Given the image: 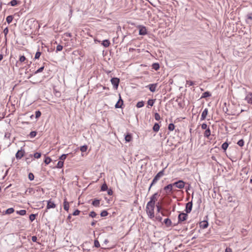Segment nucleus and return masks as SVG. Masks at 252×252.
I'll return each instance as SVG.
<instances>
[{
    "mask_svg": "<svg viewBox=\"0 0 252 252\" xmlns=\"http://www.w3.org/2000/svg\"><path fill=\"white\" fill-rule=\"evenodd\" d=\"M165 168H163L161 171H159L154 178L149 189L148 191H149L152 186H154L157 182L160 179V178L164 175V170Z\"/></svg>",
    "mask_w": 252,
    "mask_h": 252,
    "instance_id": "obj_1",
    "label": "nucleus"
},
{
    "mask_svg": "<svg viewBox=\"0 0 252 252\" xmlns=\"http://www.w3.org/2000/svg\"><path fill=\"white\" fill-rule=\"evenodd\" d=\"M72 58H74V60H81V57L84 56V53L82 50H76L72 52Z\"/></svg>",
    "mask_w": 252,
    "mask_h": 252,
    "instance_id": "obj_2",
    "label": "nucleus"
},
{
    "mask_svg": "<svg viewBox=\"0 0 252 252\" xmlns=\"http://www.w3.org/2000/svg\"><path fill=\"white\" fill-rule=\"evenodd\" d=\"M137 28L139 30V35H145L147 33V30L146 27L142 25H138Z\"/></svg>",
    "mask_w": 252,
    "mask_h": 252,
    "instance_id": "obj_3",
    "label": "nucleus"
},
{
    "mask_svg": "<svg viewBox=\"0 0 252 252\" xmlns=\"http://www.w3.org/2000/svg\"><path fill=\"white\" fill-rule=\"evenodd\" d=\"M173 185L176 188L182 189L185 187V183L183 180H179L173 183Z\"/></svg>",
    "mask_w": 252,
    "mask_h": 252,
    "instance_id": "obj_4",
    "label": "nucleus"
},
{
    "mask_svg": "<svg viewBox=\"0 0 252 252\" xmlns=\"http://www.w3.org/2000/svg\"><path fill=\"white\" fill-rule=\"evenodd\" d=\"M173 187L174 185H173V184H168L164 187L163 190L165 191L167 194H170L172 192Z\"/></svg>",
    "mask_w": 252,
    "mask_h": 252,
    "instance_id": "obj_5",
    "label": "nucleus"
},
{
    "mask_svg": "<svg viewBox=\"0 0 252 252\" xmlns=\"http://www.w3.org/2000/svg\"><path fill=\"white\" fill-rule=\"evenodd\" d=\"M188 213H181L178 215V223H180L187 220L188 217Z\"/></svg>",
    "mask_w": 252,
    "mask_h": 252,
    "instance_id": "obj_6",
    "label": "nucleus"
},
{
    "mask_svg": "<svg viewBox=\"0 0 252 252\" xmlns=\"http://www.w3.org/2000/svg\"><path fill=\"white\" fill-rule=\"evenodd\" d=\"M154 209H155L154 208H150L146 207V213H147L148 217L150 219H153L155 217Z\"/></svg>",
    "mask_w": 252,
    "mask_h": 252,
    "instance_id": "obj_7",
    "label": "nucleus"
},
{
    "mask_svg": "<svg viewBox=\"0 0 252 252\" xmlns=\"http://www.w3.org/2000/svg\"><path fill=\"white\" fill-rule=\"evenodd\" d=\"M111 82L112 84L113 85L114 88L117 89L119 86L120 79L118 78L114 77L111 78Z\"/></svg>",
    "mask_w": 252,
    "mask_h": 252,
    "instance_id": "obj_8",
    "label": "nucleus"
},
{
    "mask_svg": "<svg viewBox=\"0 0 252 252\" xmlns=\"http://www.w3.org/2000/svg\"><path fill=\"white\" fill-rule=\"evenodd\" d=\"M159 196L160 194H159L158 192L155 193L151 196L150 201L154 203H156Z\"/></svg>",
    "mask_w": 252,
    "mask_h": 252,
    "instance_id": "obj_9",
    "label": "nucleus"
},
{
    "mask_svg": "<svg viewBox=\"0 0 252 252\" xmlns=\"http://www.w3.org/2000/svg\"><path fill=\"white\" fill-rule=\"evenodd\" d=\"M243 48H237V49L234 50L233 54L235 56H238L241 57H243Z\"/></svg>",
    "mask_w": 252,
    "mask_h": 252,
    "instance_id": "obj_10",
    "label": "nucleus"
},
{
    "mask_svg": "<svg viewBox=\"0 0 252 252\" xmlns=\"http://www.w3.org/2000/svg\"><path fill=\"white\" fill-rule=\"evenodd\" d=\"M246 22L250 26L252 25V13H250L247 14L246 16Z\"/></svg>",
    "mask_w": 252,
    "mask_h": 252,
    "instance_id": "obj_11",
    "label": "nucleus"
},
{
    "mask_svg": "<svg viewBox=\"0 0 252 252\" xmlns=\"http://www.w3.org/2000/svg\"><path fill=\"white\" fill-rule=\"evenodd\" d=\"M25 151L21 148L20 150H18L16 154V158L17 159H21L24 155Z\"/></svg>",
    "mask_w": 252,
    "mask_h": 252,
    "instance_id": "obj_12",
    "label": "nucleus"
},
{
    "mask_svg": "<svg viewBox=\"0 0 252 252\" xmlns=\"http://www.w3.org/2000/svg\"><path fill=\"white\" fill-rule=\"evenodd\" d=\"M192 201L189 202L188 203H187L186 204V209H185L186 213L188 214L192 210Z\"/></svg>",
    "mask_w": 252,
    "mask_h": 252,
    "instance_id": "obj_13",
    "label": "nucleus"
},
{
    "mask_svg": "<svg viewBox=\"0 0 252 252\" xmlns=\"http://www.w3.org/2000/svg\"><path fill=\"white\" fill-rule=\"evenodd\" d=\"M56 205L54 203V202L52 201L51 200H49L47 202L46 209L47 210V209H49L51 208H55L56 207Z\"/></svg>",
    "mask_w": 252,
    "mask_h": 252,
    "instance_id": "obj_14",
    "label": "nucleus"
},
{
    "mask_svg": "<svg viewBox=\"0 0 252 252\" xmlns=\"http://www.w3.org/2000/svg\"><path fill=\"white\" fill-rule=\"evenodd\" d=\"M119 96H120L119 99L118 101H117V102L116 103V104H115V106L116 108H122V106L123 104V100L122 99V98L121 97V95H119Z\"/></svg>",
    "mask_w": 252,
    "mask_h": 252,
    "instance_id": "obj_15",
    "label": "nucleus"
},
{
    "mask_svg": "<svg viewBox=\"0 0 252 252\" xmlns=\"http://www.w3.org/2000/svg\"><path fill=\"white\" fill-rule=\"evenodd\" d=\"M245 99L249 104H252V93H249L246 96Z\"/></svg>",
    "mask_w": 252,
    "mask_h": 252,
    "instance_id": "obj_16",
    "label": "nucleus"
},
{
    "mask_svg": "<svg viewBox=\"0 0 252 252\" xmlns=\"http://www.w3.org/2000/svg\"><path fill=\"white\" fill-rule=\"evenodd\" d=\"M208 226V222L206 220H204L200 222V227L203 229L206 228Z\"/></svg>",
    "mask_w": 252,
    "mask_h": 252,
    "instance_id": "obj_17",
    "label": "nucleus"
},
{
    "mask_svg": "<svg viewBox=\"0 0 252 252\" xmlns=\"http://www.w3.org/2000/svg\"><path fill=\"white\" fill-rule=\"evenodd\" d=\"M157 86V84H152L148 85V87L149 90L152 92H155L156 91V89Z\"/></svg>",
    "mask_w": 252,
    "mask_h": 252,
    "instance_id": "obj_18",
    "label": "nucleus"
},
{
    "mask_svg": "<svg viewBox=\"0 0 252 252\" xmlns=\"http://www.w3.org/2000/svg\"><path fill=\"white\" fill-rule=\"evenodd\" d=\"M69 203L67 201V199L65 198L63 200V208L65 211H68L69 210Z\"/></svg>",
    "mask_w": 252,
    "mask_h": 252,
    "instance_id": "obj_19",
    "label": "nucleus"
},
{
    "mask_svg": "<svg viewBox=\"0 0 252 252\" xmlns=\"http://www.w3.org/2000/svg\"><path fill=\"white\" fill-rule=\"evenodd\" d=\"M208 109L207 108H205L203 111L202 112V114H201V120H204V119H205L207 114H208Z\"/></svg>",
    "mask_w": 252,
    "mask_h": 252,
    "instance_id": "obj_20",
    "label": "nucleus"
},
{
    "mask_svg": "<svg viewBox=\"0 0 252 252\" xmlns=\"http://www.w3.org/2000/svg\"><path fill=\"white\" fill-rule=\"evenodd\" d=\"M164 223L167 227H170L172 225V221L170 219L167 218L164 220Z\"/></svg>",
    "mask_w": 252,
    "mask_h": 252,
    "instance_id": "obj_21",
    "label": "nucleus"
},
{
    "mask_svg": "<svg viewBox=\"0 0 252 252\" xmlns=\"http://www.w3.org/2000/svg\"><path fill=\"white\" fill-rule=\"evenodd\" d=\"M125 139L126 142H130L132 140L131 134L129 133H127V134L125 135Z\"/></svg>",
    "mask_w": 252,
    "mask_h": 252,
    "instance_id": "obj_22",
    "label": "nucleus"
},
{
    "mask_svg": "<svg viewBox=\"0 0 252 252\" xmlns=\"http://www.w3.org/2000/svg\"><path fill=\"white\" fill-rule=\"evenodd\" d=\"M110 44V41L107 40H103L101 42V45L103 46L104 47H108L109 46Z\"/></svg>",
    "mask_w": 252,
    "mask_h": 252,
    "instance_id": "obj_23",
    "label": "nucleus"
},
{
    "mask_svg": "<svg viewBox=\"0 0 252 252\" xmlns=\"http://www.w3.org/2000/svg\"><path fill=\"white\" fill-rule=\"evenodd\" d=\"M160 128L159 124L157 123H155L153 126V129L155 132L158 131Z\"/></svg>",
    "mask_w": 252,
    "mask_h": 252,
    "instance_id": "obj_24",
    "label": "nucleus"
},
{
    "mask_svg": "<svg viewBox=\"0 0 252 252\" xmlns=\"http://www.w3.org/2000/svg\"><path fill=\"white\" fill-rule=\"evenodd\" d=\"M146 207L155 209V203H154L152 202L149 201L147 204Z\"/></svg>",
    "mask_w": 252,
    "mask_h": 252,
    "instance_id": "obj_25",
    "label": "nucleus"
},
{
    "mask_svg": "<svg viewBox=\"0 0 252 252\" xmlns=\"http://www.w3.org/2000/svg\"><path fill=\"white\" fill-rule=\"evenodd\" d=\"M20 1H18L17 0H12L10 2L9 4H10L12 6H15L17 4L20 3Z\"/></svg>",
    "mask_w": 252,
    "mask_h": 252,
    "instance_id": "obj_26",
    "label": "nucleus"
},
{
    "mask_svg": "<svg viewBox=\"0 0 252 252\" xmlns=\"http://www.w3.org/2000/svg\"><path fill=\"white\" fill-rule=\"evenodd\" d=\"M226 196H227L226 200L228 202H234L235 201L234 200H233V197L229 193H227Z\"/></svg>",
    "mask_w": 252,
    "mask_h": 252,
    "instance_id": "obj_27",
    "label": "nucleus"
},
{
    "mask_svg": "<svg viewBox=\"0 0 252 252\" xmlns=\"http://www.w3.org/2000/svg\"><path fill=\"white\" fill-rule=\"evenodd\" d=\"M210 135L211 130L209 128H208V129H206V130L205 131L204 135L205 137L208 138Z\"/></svg>",
    "mask_w": 252,
    "mask_h": 252,
    "instance_id": "obj_28",
    "label": "nucleus"
},
{
    "mask_svg": "<svg viewBox=\"0 0 252 252\" xmlns=\"http://www.w3.org/2000/svg\"><path fill=\"white\" fill-rule=\"evenodd\" d=\"M100 204V200L94 199L92 205L95 207H98Z\"/></svg>",
    "mask_w": 252,
    "mask_h": 252,
    "instance_id": "obj_29",
    "label": "nucleus"
},
{
    "mask_svg": "<svg viewBox=\"0 0 252 252\" xmlns=\"http://www.w3.org/2000/svg\"><path fill=\"white\" fill-rule=\"evenodd\" d=\"M211 95V94L209 92H204L202 96H201V98H207L208 97H209Z\"/></svg>",
    "mask_w": 252,
    "mask_h": 252,
    "instance_id": "obj_30",
    "label": "nucleus"
},
{
    "mask_svg": "<svg viewBox=\"0 0 252 252\" xmlns=\"http://www.w3.org/2000/svg\"><path fill=\"white\" fill-rule=\"evenodd\" d=\"M152 68L158 70L159 68V64L158 63H154L152 65Z\"/></svg>",
    "mask_w": 252,
    "mask_h": 252,
    "instance_id": "obj_31",
    "label": "nucleus"
},
{
    "mask_svg": "<svg viewBox=\"0 0 252 252\" xmlns=\"http://www.w3.org/2000/svg\"><path fill=\"white\" fill-rule=\"evenodd\" d=\"M14 212V209L13 208H10L7 209L5 211V214H11L13 213Z\"/></svg>",
    "mask_w": 252,
    "mask_h": 252,
    "instance_id": "obj_32",
    "label": "nucleus"
},
{
    "mask_svg": "<svg viewBox=\"0 0 252 252\" xmlns=\"http://www.w3.org/2000/svg\"><path fill=\"white\" fill-rule=\"evenodd\" d=\"M13 19V17L12 15H9L6 18V22L8 24H10V23H11Z\"/></svg>",
    "mask_w": 252,
    "mask_h": 252,
    "instance_id": "obj_33",
    "label": "nucleus"
},
{
    "mask_svg": "<svg viewBox=\"0 0 252 252\" xmlns=\"http://www.w3.org/2000/svg\"><path fill=\"white\" fill-rule=\"evenodd\" d=\"M27 61L26 62V63H28V61L26 60V57L24 56H21L19 58V62L20 63H23L25 61Z\"/></svg>",
    "mask_w": 252,
    "mask_h": 252,
    "instance_id": "obj_34",
    "label": "nucleus"
},
{
    "mask_svg": "<svg viewBox=\"0 0 252 252\" xmlns=\"http://www.w3.org/2000/svg\"><path fill=\"white\" fill-rule=\"evenodd\" d=\"M228 143L227 142L223 143L221 145V148L224 150L226 151L228 147Z\"/></svg>",
    "mask_w": 252,
    "mask_h": 252,
    "instance_id": "obj_35",
    "label": "nucleus"
},
{
    "mask_svg": "<svg viewBox=\"0 0 252 252\" xmlns=\"http://www.w3.org/2000/svg\"><path fill=\"white\" fill-rule=\"evenodd\" d=\"M194 84V82L192 81H190V80H187L186 81V87H189V86H192Z\"/></svg>",
    "mask_w": 252,
    "mask_h": 252,
    "instance_id": "obj_36",
    "label": "nucleus"
},
{
    "mask_svg": "<svg viewBox=\"0 0 252 252\" xmlns=\"http://www.w3.org/2000/svg\"><path fill=\"white\" fill-rule=\"evenodd\" d=\"M108 189V187H107V184L104 183L102 186H101V191H106V190Z\"/></svg>",
    "mask_w": 252,
    "mask_h": 252,
    "instance_id": "obj_37",
    "label": "nucleus"
},
{
    "mask_svg": "<svg viewBox=\"0 0 252 252\" xmlns=\"http://www.w3.org/2000/svg\"><path fill=\"white\" fill-rule=\"evenodd\" d=\"M17 214L21 216H24L26 214V211L25 210H21L20 211H17Z\"/></svg>",
    "mask_w": 252,
    "mask_h": 252,
    "instance_id": "obj_38",
    "label": "nucleus"
},
{
    "mask_svg": "<svg viewBox=\"0 0 252 252\" xmlns=\"http://www.w3.org/2000/svg\"><path fill=\"white\" fill-rule=\"evenodd\" d=\"M144 105V102L143 101H139L136 104V107L137 108L142 107Z\"/></svg>",
    "mask_w": 252,
    "mask_h": 252,
    "instance_id": "obj_39",
    "label": "nucleus"
},
{
    "mask_svg": "<svg viewBox=\"0 0 252 252\" xmlns=\"http://www.w3.org/2000/svg\"><path fill=\"white\" fill-rule=\"evenodd\" d=\"M68 154H63L62 156H61L59 158V159L61 161H63L65 159L67 156Z\"/></svg>",
    "mask_w": 252,
    "mask_h": 252,
    "instance_id": "obj_40",
    "label": "nucleus"
},
{
    "mask_svg": "<svg viewBox=\"0 0 252 252\" xmlns=\"http://www.w3.org/2000/svg\"><path fill=\"white\" fill-rule=\"evenodd\" d=\"M51 159L50 157H45V158L44 159V162L47 165L48 164H49V163L51 162Z\"/></svg>",
    "mask_w": 252,
    "mask_h": 252,
    "instance_id": "obj_41",
    "label": "nucleus"
},
{
    "mask_svg": "<svg viewBox=\"0 0 252 252\" xmlns=\"http://www.w3.org/2000/svg\"><path fill=\"white\" fill-rule=\"evenodd\" d=\"M174 128H175V126L173 124L171 123L168 125V129L169 130L172 131L174 130Z\"/></svg>",
    "mask_w": 252,
    "mask_h": 252,
    "instance_id": "obj_42",
    "label": "nucleus"
},
{
    "mask_svg": "<svg viewBox=\"0 0 252 252\" xmlns=\"http://www.w3.org/2000/svg\"><path fill=\"white\" fill-rule=\"evenodd\" d=\"M63 161L60 160L58 161V162L57 163V167L58 168H61L62 167H63Z\"/></svg>",
    "mask_w": 252,
    "mask_h": 252,
    "instance_id": "obj_43",
    "label": "nucleus"
},
{
    "mask_svg": "<svg viewBox=\"0 0 252 252\" xmlns=\"http://www.w3.org/2000/svg\"><path fill=\"white\" fill-rule=\"evenodd\" d=\"M35 218H36V215L35 214H32L30 215V216H29L30 220L31 221H33L35 219Z\"/></svg>",
    "mask_w": 252,
    "mask_h": 252,
    "instance_id": "obj_44",
    "label": "nucleus"
},
{
    "mask_svg": "<svg viewBox=\"0 0 252 252\" xmlns=\"http://www.w3.org/2000/svg\"><path fill=\"white\" fill-rule=\"evenodd\" d=\"M44 68V66H41V67L38 68L36 71H35L34 72V74H37V73L42 72Z\"/></svg>",
    "mask_w": 252,
    "mask_h": 252,
    "instance_id": "obj_45",
    "label": "nucleus"
},
{
    "mask_svg": "<svg viewBox=\"0 0 252 252\" xmlns=\"http://www.w3.org/2000/svg\"><path fill=\"white\" fill-rule=\"evenodd\" d=\"M237 144L240 147L243 146L244 145V141L243 139L239 140L237 142Z\"/></svg>",
    "mask_w": 252,
    "mask_h": 252,
    "instance_id": "obj_46",
    "label": "nucleus"
},
{
    "mask_svg": "<svg viewBox=\"0 0 252 252\" xmlns=\"http://www.w3.org/2000/svg\"><path fill=\"white\" fill-rule=\"evenodd\" d=\"M108 213L106 210L102 211L100 213V216L102 217H106L108 215Z\"/></svg>",
    "mask_w": 252,
    "mask_h": 252,
    "instance_id": "obj_47",
    "label": "nucleus"
},
{
    "mask_svg": "<svg viewBox=\"0 0 252 252\" xmlns=\"http://www.w3.org/2000/svg\"><path fill=\"white\" fill-rule=\"evenodd\" d=\"M41 154L40 153L36 152V153H34L33 155V157L35 158H39L41 157Z\"/></svg>",
    "mask_w": 252,
    "mask_h": 252,
    "instance_id": "obj_48",
    "label": "nucleus"
},
{
    "mask_svg": "<svg viewBox=\"0 0 252 252\" xmlns=\"http://www.w3.org/2000/svg\"><path fill=\"white\" fill-rule=\"evenodd\" d=\"M87 148H88L87 146L84 145V146L81 147L80 150L82 152H85L87 151Z\"/></svg>",
    "mask_w": 252,
    "mask_h": 252,
    "instance_id": "obj_49",
    "label": "nucleus"
},
{
    "mask_svg": "<svg viewBox=\"0 0 252 252\" xmlns=\"http://www.w3.org/2000/svg\"><path fill=\"white\" fill-rule=\"evenodd\" d=\"M35 118L36 119H37L41 116V113L40 111L38 110V111H35Z\"/></svg>",
    "mask_w": 252,
    "mask_h": 252,
    "instance_id": "obj_50",
    "label": "nucleus"
},
{
    "mask_svg": "<svg viewBox=\"0 0 252 252\" xmlns=\"http://www.w3.org/2000/svg\"><path fill=\"white\" fill-rule=\"evenodd\" d=\"M36 132L35 131H31L30 133V136L31 138H33L36 135Z\"/></svg>",
    "mask_w": 252,
    "mask_h": 252,
    "instance_id": "obj_51",
    "label": "nucleus"
},
{
    "mask_svg": "<svg viewBox=\"0 0 252 252\" xmlns=\"http://www.w3.org/2000/svg\"><path fill=\"white\" fill-rule=\"evenodd\" d=\"M34 177V175L32 173H30L29 174L28 178L30 181L33 180Z\"/></svg>",
    "mask_w": 252,
    "mask_h": 252,
    "instance_id": "obj_52",
    "label": "nucleus"
},
{
    "mask_svg": "<svg viewBox=\"0 0 252 252\" xmlns=\"http://www.w3.org/2000/svg\"><path fill=\"white\" fill-rule=\"evenodd\" d=\"M154 117H155V119L157 121H159L160 119V116L159 114L158 113H156L155 114Z\"/></svg>",
    "mask_w": 252,
    "mask_h": 252,
    "instance_id": "obj_53",
    "label": "nucleus"
},
{
    "mask_svg": "<svg viewBox=\"0 0 252 252\" xmlns=\"http://www.w3.org/2000/svg\"><path fill=\"white\" fill-rule=\"evenodd\" d=\"M96 215H97L96 213L95 212H94V211H92L89 214V216L92 218H94L96 216Z\"/></svg>",
    "mask_w": 252,
    "mask_h": 252,
    "instance_id": "obj_54",
    "label": "nucleus"
},
{
    "mask_svg": "<svg viewBox=\"0 0 252 252\" xmlns=\"http://www.w3.org/2000/svg\"><path fill=\"white\" fill-rule=\"evenodd\" d=\"M154 104V100L153 99H149L148 101V104L150 106H153Z\"/></svg>",
    "mask_w": 252,
    "mask_h": 252,
    "instance_id": "obj_55",
    "label": "nucleus"
},
{
    "mask_svg": "<svg viewBox=\"0 0 252 252\" xmlns=\"http://www.w3.org/2000/svg\"><path fill=\"white\" fill-rule=\"evenodd\" d=\"M94 246L96 248H99L100 247L99 242L98 240H95L94 241Z\"/></svg>",
    "mask_w": 252,
    "mask_h": 252,
    "instance_id": "obj_56",
    "label": "nucleus"
},
{
    "mask_svg": "<svg viewBox=\"0 0 252 252\" xmlns=\"http://www.w3.org/2000/svg\"><path fill=\"white\" fill-rule=\"evenodd\" d=\"M40 55H41V52L37 51L35 54L34 58L35 59H37L40 57Z\"/></svg>",
    "mask_w": 252,
    "mask_h": 252,
    "instance_id": "obj_57",
    "label": "nucleus"
},
{
    "mask_svg": "<svg viewBox=\"0 0 252 252\" xmlns=\"http://www.w3.org/2000/svg\"><path fill=\"white\" fill-rule=\"evenodd\" d=\"M201 128L203 129H208V126H207V125L206 124L203 123L201 125Z\"/></svg>",
    "mask_w": 252,
    "mask_h": 252,
    "instance_id": "obj_58",
    "label": "nucleus"
},
{
    "mask_svg": "<svg viewBox=\"0 0 252 252\" xmlns=\"http://www.w3.org/2000/svg\"><path fill=\"white\" fill-rule=\"evenodd\" d=\"M80 212V211L77 209L74 211V212L72 213V215H73V216L78 215L79 214Z\"/></svg>",
    "mask_w": 252,
    "mask_h": 252,
    "instance_id": "obj_59",
    "label": "nucleus"
},
{
    "mask_svg": "<svg viewBox=\"0 0 252 252\" xmlns=\"http://www.w3.org/2000/svg\"><path fill=\"white\" fill-rule=\"evenodd\" d=\"M156 207L157 208L158 212L159 213L160 212L161 207L159 206V202H158V204L156 205Z\"/></svg>",
    "mask_w": 252,
    "mask_h": 252,
    "instance_id": "obj_60",
    "label": "nucleus"
},
{
    "mask_svg": "<svg viewBox=\"0 0 252 252\" xmlns=\"http://www.w3.org/2000/svg\"><path fill=\"white\" fill-rule=\"evenodd\" d=\"M32 156H33V155H32L30 154V155H29V158H26V161L27 162V163H28V162H30V161H30V158H32Z\"/></svg>",
    "mask_w": 252,
    "mask_h": 252,
    "instance_id": "obj_61",
    "label": "nucleus"
},
{
    "mask_svg": "<svg viewBox=\"0 0 252 252\" xmlns=\"http://www.w3.org/2000/svg\"><path fill=\"white\" fill-rule=\"evenodd\" d=\"M156 219L158 220V221H161L162 220V217L161 216H160L159 215L158 216H157L156 217Z\"/></svg>",
    "mask_w": 252,
    "mask_h": 252,
    "instance_id": "obj_62",
    "label": "nucleus"
},
{
    "mask_svg": "<svg viewBox=\"0 0 252 252\" xmlns=\"http://www.w3.org/2000/svg\"><path fill=\"white\" fill-rule=\"evenodd\" d=\"M107 190H107V193H108V195H112V194H113V191H112V190L111 189H107Z\"/></svg>",
    "mask_w": 252,
    "mask_h": 252,
    "instance_id": "obj_63",
    "label": "nucleus"
},
{
    "mask_svg": "<svg viewBox=\"0 0 252 252\" xmlns=\"http://www.w3.org/2000/svg\"><path fill=\"white\" fill-rule=\"evenodd\" d=\"M225 252H232V251L231 249H230L229 248H227L225 249Z\"/></svg>",
    "mask_w": 252,
    "mask_h": 252,
    "instance_id": "obj_64",
    "label": "nucleus"
}]
</instances>
